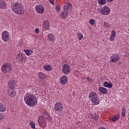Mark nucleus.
Wrapping results in <instances>:
<instances>
[{"mask_svg":"<svg viewBox=\"0 0 129 129\" xmlns=\"http://www.w3.org/2000/svg\"><path fill=\"white\" fill-rule=\"evenodd\" d=\"M24 99L26 104L28 106H35L38 103V99H37V97L30 93L25 94L24 96Z\"/></svg>","mask_w":129,"mask_h":129,"instance_id":"1","label":"nucleus"},{"mask_svg":"<svg viewBox=\"0 0 129 129\" xmlns=\"http://www.w3.org/2000/svg\"><path fill=\"white\" fill-rule=\"evenodd\" d=\"M89 99L92 102V105L94 106L98 105L100 103V99L97 94L94 92H91L89 93Z\"/></svg>","mask_w":129,"mask_h":129,"instance_id":"2","label":"nucleus"},{"mask_svg":"<svg viewBox=\"0 0 129 129\" xmlns=\"http://www.w3.org/2000/svg\"><path fill=\"white\" fill-rule=\"evenodd\" d=\"M11 9L17 15H24L25 13L24 7L19 4L12 3L11 5Z\"/></svg>","mask_w":129,"mask_h":129,"instance_id":"3","label":"nucleus"},{"mask_svg":"<svg viewBox=\"0 0 129 129\" xmlns=\"http://www.w3.org/2000/svg\"><path fill=\"white\" fill-rule=\"evenodd\" d=\"M1 71L4 74L10 73L11 71H13V66L10 62H4L1 66Z\"/></svg>","mask_w":129,"mask_h":129,"instance_id":"4","label":"nucleus"},{"mask_svg":"<svg viewBox=\"0 0 129 129\" xmlns=\"http://www.w3.org/2000/svg\"><path fill=\"white\" fill-rule=\"evenodd\" d=\"M97 12L103 16H108L110 14V8L107 6H103L102 8L97 9Z\"/></svg>","mask_w":129,"mask_h":129,"instance_id":"5","label":"nucleus"},{"mask_svg":"<svg viewBox=\"0 0 129 129\" xmlns=\"http://www.w3.org/2000/svg\"><path fill=\"white\" fill-rule=\"evenodd\" d=\"M38 124H39L40 126L42 127V128H45L47 126V121L45 120V119L42 116H39L38 117Z\"/></svg>","mask_w":129,"mask_h":129,"instance_id":"6","label":"nucleus"},{"mask_svg":"<svg viewBox=\"0 0 129 129\" xmlns=\"http://www.w3.org/2000/svg\"><path fill=\"white\" fill-rule=\"evenodd\" d=\"M120 59V56L116 53L113 54L110 57V61L111 63H117Z\"/></svg>","mask_w":129,"mask_h":129,"instance_id":"7","label":"nucleus"},{"mask_svg":"<svg viewBox=\"0 0 129 129\" xmlns=\"http://www.w3.org/2000/svg\"><path fill=\"white\" fill-rule=\"evenodd\" d=\"M2 38L4 42H9L10 40V33L7 31H3L2 33Z\"/></svg>","mask_w":129,"mask_h":129,"instance_id":"8","label":"nucleus"},{"mask_svg":"<svg viewBox=\"0 0 129 129\" xmlns=\"http://www.w3.org/2000/svg\"><path fill=\"white\" fill-rule=\"evenodd\" d=\"M35 11L38 14H44L45 7L42 5H38L35 7Z\"/></svg>","mask_w":129,"mask_h":129,"instance_id":"9","label":"nucleus"},{"mask_svg":"<svg viewBox=\"0 0 129 129\" xmlns=\"http://www.w3.org/2000/svg\"><path fill=\"white\" fill-rule=\"evenodd\" d=\"M54 109L55 111H62L63 105L60 102H56L54 105Z\"/></svg>","mask_w":129,"mask_h":129,"instance_id":"10","label":"nucleus"},{"mask_svg":"<svg viewBox=\"0 0 129 129\" xmlns=\"http://www.w3.org/2000/svg\"><path fill=\"white\" fill-rule=\"evenodd\" d=\"M62 72L64 74H69L71 72V69L68 64H64L62 68Z\"/></svg>","mask_w":129,"mask_h":129,"instance_id":"11","label":"nucleus"},{"mask_svg":"<svg viewBox=\"0 0 129 129\" xmlns=\"http://www.w3.org/2000/svg\"><path fill=\"white\" fill-rule=\"evenodd\" d=\"M72 10V4L69 3H66L63 6V10L64 12H68L69 13L70 11Z\"/></svg>","mask_w":129,"mask_h":129,"instance_id":"12","label":"nucleus"},{"mask_svg":"<svg viewBox=\"0 0 129 129\" xmlns=\"http://www.w3.org/2000/svg\"><path fill=\"white\" fill-rule=\"evenodd\" d=\"M8 94L10 97L13 98L17 95V92L13 89H9L8 91Z\"/></svg>","mask_w":129,"mask_h":129,"instance_id":"13","label":"nucleus"},{"mask_svg":"<svg viewBox=\"0 0 129 129\" xmlns=\"http://www.w3.org/2000/svg\"><path fill=\"white\" fill-rule=\"evenodd\" d=\"M42 29L43 31H47L50 29V23H49V21H45L43 22Z\"/></svg>","mask_w":129,"mask_h":129,"instance_id":"14","label":"nucleus"},{"mask_svg":"<svg viewBox=\"0 0 129 129\" xmlns=\"http://www.w3.org/2000/svg\"><path fill=\"white\" fill-rule=\"evenodd\" d=\"M8 86L9 89H14L17 87V83L15 81H9L8 83Z\"/></svg>","mask_w":129,"mask_h":129,"instance_id":"15","label":"nucleus"},{"mask_svg":"<svg viewBox=\"0 0 129 129\" xmlns=\"http://www.w3.org/2000/svg\"><path fill=\"white\" fill-rule=\"evenodd\" d=\"M17 60H20V61H24V60H26L27 57L26 56V55L24 53H20L18 54L17 57H16Z\"/></svg>","mask_w":129,"mask_h":129,"instance_id":"16","label":"nucleus"},{"mask_svg":"<svg viewBox=\"0 0 129 129\" xmlns=\"http://www.w3.org/2000/svg\"><path fill=\"white\" fill-rule=\"evenodd\" d=\"M55 39H56V36L55 35L52 33H49L47 35V41H50L51 43L55 42Z\"/></svg>","mask_w":129,"mask_h":129,"instance_id":"17","label":"nucleus"},{"mask_svg":"<svg viewBox=\"0 0 129 129\" xmlns=\"http://www.w3.org/2000/svg\"><path fill=\"white\" fill-rule=\"evenodd\" d=\"M68 12L67 11H63L61 14H60V17L62 20H66V18H68L69 15H68Z\"/></svg>","mask_w":129,"mask_h":129,"instance_id":"18","label":"nucleus"},{"mask_svg":"<svg viewBox=\"0 0 129 129\" xmlns=\"http://www.w3.org/2000/svg\"><path fill=\"white\" fill-rule=\"evenodd\" d=\"M98 90L99 92H100V93H102V94H106L107 93V89L105 88L100 87L98 88Z\"/></svg>","mask_w":129,"mask_h":129,"instance_id":"19","label":"nucleus"},{"mask_svg":"<svg viewBox=\"0 0 129 129\" xmlns=\"http://www.w3.org/2000/svg\"><path fill=\"white\" fill-rule=\"evenodd\" d=\"M115 34H116V33L115 30H112L111 31V34L110 36V41H111V42L114 41V39H115Z\"/></svg>","mask_w":129,"mask_h":129,"instance_id":"20","label":"nucleus"},{"mask_svg":"<svg viewBox=\"0 0 129 129\" xmlns=\"http://www.w3.org/2000/svg\"><path fill=\"white\" fill-rule=\"evenodd\" d=\"M6 109L7 107H6V105L3 103H0V111L4 112V111H6Z\"/></svg>","mask_w":129,"mask_h":129,"instance_id":"21","label":"nucleus"},{"mask_svg":"<svg viewBox=\"0 0 129 129\" xmlns=\"http://www.w3.org/2000/svg\"><path fill=\"white\" fill-rule=\"evenodd\" d=\"M43 115H44V117L46 119H52V118L51 117V115L48 113V112L46 111H44L43 112Z\"/></svg>","mask_w":129,"mask_h":129,"instance_id":"22","label":"nucleus"},{"mask_svg":"<svg viewBox=\"0 0 129 129\" xmlns=\"http://www.w3.org/2000/svg\"><path fill=\"white\" fill-rule=\"evenodd\" d=\"M43 69L45 71H47L48 72L49 71H51L52 70V67L49 64H46L44 66Z\"/></svg>","mask_w":129,"mask_h":129,"instance_id":"23","label":"nucleus"},{"mask_svg":"<svg viewBox=\"0 0 129 129\" xmlns=\"http://www.w3.org/2000/svg\"><path fill=\"white\" fill-rule=\"evenodd\" d=\"M104 87L106 88H111L112 87V84L108 83V82H105L104 83Z\"/></svg>","mask_w":129,"mask_h":129,"instance_id":"24","label":"nucleus"},{"mask_svg":"<svg viewBox=\"0 0 129 129\" xmlns=\"http://www.w3.org/2000/svg\"><path fill=\"white\" fill-rule=\"evenodd\" d=\"M7 8V4L4 1H0V9H6Z\"/></svg>","mask_w":129,"mask_h":129,"instance_id":"25","label":"nucleus"},{"mask_svg":"<svg viewBox=\"0 0 129 129\" xmlns=\"http://www.w3.org/2000/svg\"><path fill=\"white\" fill-rule=\"evenodd\" d=\"M24 52L27 55V56H30V55H32L33 54V50L30 49H24Z\"/></svg>","mask_w":129,"mask_h":129,"instance_id":"26","label":"nucleus"},{"mask_svg":"<svg viewBox=\"0 0 129 129\" xmlns=\"http://www.w3.org/2000/svg\"><path fill=\"white\" fill-rule=\"evenodd\" d=\"M38 77H39L40 79H45L46 78V76L45 75V74L40 72L38 74Z\"/></svg>","mask_w":129,"mask_h":129,"instance_id":"27","label":"nucleus"},{"mask_svg":"<svg viewBox=\"0 0 129 129\" xmlns=\"http://www.w3.org/2000/svg\"><path fill=\"white\" fill-rule=\"evenodd\" d=\"M103 26L105 29H109V28H111V25L107 22H104L103 23Z\"/></svg>","mask_w":129,"mask_h":129,"instance_id":"28","label":"nucleus"},{"mask_svg":"<svg viewBox=\"0 0 129 129\" xmlns=\"http://www.w3.org/2000/svg\"><path fill=\"white\" fill-rule=\"evenodd\" d=\"M118 118H119V114L115 115L112 118V122H114V121H116V120H117Z\"/></svg>","mask_w":129,"mask_h":129,"instance_id":"29","label":"nucleus"},{"mask_svg":"<svg viewBox=\"0 0 129 129\" xmlns=\"http://www.w3.org/2000/svg\"><path fill=\"white\" fill-rule=\"evenodd\" d=\"M77 36L78 38V39L80 41H81V40H82V39H83V35L82 34V33H81L80 32H78L77 34Z\"/></svg>","mask_w":129,"mask_h":129,"instance_id":"30","label":"nucleus"},{"mask_svg":"<svg viewBox=\"0 0 129 129\" xmlns=\"http://www.w3.org/2000/svg\"><path fill=\"white\" fill-rule=\"evenodd\" d=\"M67 80H68V77L67 76H62L60 79V81H67Z\"/></svg>","mask_w":129,"mask_h":129,"instance_id":"31","label":"nucleus"},{"mask_svg":"<svg viewBox=\"0 0 129 129\" xmlns=\"http://www.w3.org/2000/svg\"><path fill=\"white\" fill-rule=\"evenodd\" d=\"M29 124L31 125V128H36V123H35L33 121H30Z\"/></svg>","mask_w":129,"mask_h":129,"instance_id":"32","label":"nucleus"},{"mask_svg":"<svg viewBox=\"0 0 129 129\" xmlns=\"http://www.w3.org/2000/svg\"><path fill=\"white\" fill-rule=\"evenodd\" d=\"M125 112H126V111H125V108L124 107H122V111H121V115L123 117L125 116Z\"/></svg>","mask_w":129,"mask_h":129,"instance_id":"33","label":"nucleus"},{"mask_svg":"<svg viewBox=\"0 0 129 129\" xmlns=\"http://www.w3.org/2000/svg\"><path fill=\"white\" fill-rule=\"evenodd\" d=\"M98 3L100 4V5H105L106 4V0H98Z\"/></svg>","mask_w":129,"mask_h":129,"instance_id":"34","label":"nucleus"},{"mask_svg":"<svg viewBox=\"0 0 129 129\" xmlns=\"http://www.w3.org/2000/svg\"><path fill=\"white\" fill-rule=\"evenodd\" d=\"M89 23L91 26H93V25L95 24V20L93 19H91L89 20Z\"/></svg>","mask_w":129,"mask_h":129,"instance_id":"35","label":"nucleus"},{"mask_svg":"<svg viewBox=\"0 0 129 129\" xmlns=\"http://www.w3.org/2000/svg\"><path fill=\"white\" fill-rule=\"evenodd\" d=\"M35 34H39L40 33V29L39 28H36L35 29Z\"/></svg>","mask_w":129,"mask_h":129,"instance_id":"36","label":"nucleus"},{"mask_svg":"<svg viewBox=\"0 0 129 129\" xmlns=\"http://www.w3.org/2000/svg\"><path fill=\"white\" fill-rule=\"evenodd\" d=\"M60 6L59 5L56 6L55 7V10L56 11H57V12H58V11H60Z\"/></svg>","mask_w":129,"mask_h":129,"instance_id":"37","label":"nucleus"},{"mask_svg":"<svg viewBox=\"0 0 129 129\" xmlns=\"http://www.w3.org/2000/svg\"><path fill=\"white\" fill-rule=\"evenodd\" d=\"M93 118L95 120H97L98 119V116L97 115H95L94 117H93Z\"/></svg>","mask_w":129,"mask_h":129,"instance_id":"38","label":"nucleus"},{"mask_svg":"<svg viewBox=\"0 0 129 129\" xmlns=\"http://www.w3.org/2000/svg\"><path fill=\"white\" fill-rule=\"evenodd\" d=\"M4 119V115L0 114V120Z\"/></svg>","mask_w":129,"mask_h":129,"instance_id":"39","label":"nucleus"},{"mask_svg":"<svg viewBox=\"0 0 129 129\" xmlns=\"http://www.w3.org/2000/svg\"><path fill=\"white\" fill-rule=\"evenodd\" d=\"M49 3L51 4V5H54V0H49Z\"/></svg>","mask_w":129,"mask_h":129,"instance_id":"40","label":"nucleus"},{"mask_svg":"<svg viewBox=\"0 0 129 129\" xmlns=\"http://www.w3.org/2000/svg\"><path fill=\"white\" fill-rule=\"evenodd\" d=\"M60 84L64 85V84H66V81H60Z\"/></svg>","mask_w":129,"mask_h":129,"instance_id":"41","label":"nucleus"},{"mask_svg":"<svg viewBox=\"0 0 129 129\" xmlns=\"http://www.w3.org/2000/svg\"><path fill=\"white\" fill-rule=\"evenodd\" d=\"M106 2H107L108 3H112V2H114V0H106Z\"/></svg>","mask_w":129,"mask_h":129,"instance_id":"42","label":"nucleus"},{"mask_svg":"<svg viewBox=\"0 0 129 129\" xmlns=\"http://www.w3.org/2000/svg\"><path fill=\"white\" fill-rule=\"evenodd\" d=\"M87 80L88 81H90V80H91V78H90L89 77H87Z\"/></svg>","mask_w":129,"mask_h":129,"instance_id":"43","label":"nucleus"},{"mask_svg":"<svg viewBox=\"0 0 129 129\" xmlns=\"http://www.w3.org/2000/svg\"><path fill=\"white\" fill-rule=\"evenodd\" d=\"M90 116H92V114H90Z\"/></svg>","mask_w":129,"mask_h":129,"instance_id":"44","label":"nucleus"},{"mask_svg":"<svg viewBox=\"0 0 129 129\" xmlns=\"http://www.w3.org/2000/svg\"><path fill=\"white\" fill-rule=\"evenodd\" d=\"M7 129H11L10 127H8Z\"/></svg>","mask_w":129,"mask_h":129,"instance_id":"45","label":"nucleus"}]
</instances>
